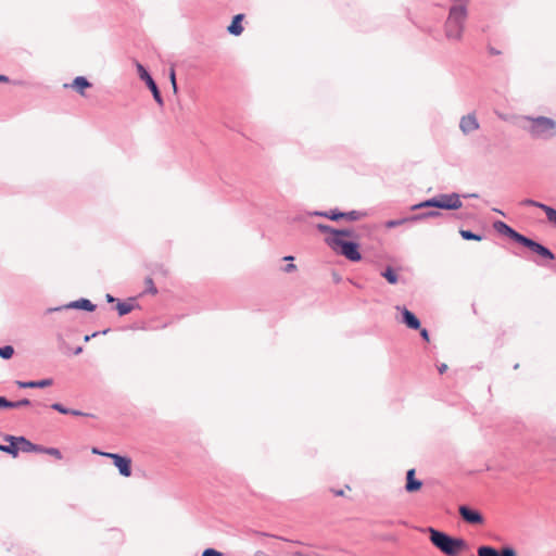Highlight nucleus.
Instances as JSON below:
<instances>
[{
  "mask_svg": "<svg viewBox=\"0 0 556 556\" xmlns=\"http://www.w3.org/2000/svg\"><path fill=\"white\" fill-rule=\"evenodd\" d=\"M440 203L442 210H458L463 206L460 194L456 192L441 193Z\"/></svg>",
  "mask_w": 556,
  "mask_h": 556,
  "instance_id": "9b49d317",
  "label": "nucleus"
},
{
  "mask_svg": "<svg viewBox=\"0 0 556 556\" xmlns=\"http://www.w3.org/2000/svg\"><path fill=\"white\" fill-rule=\"evenodd\" d=\"M420 336H421V338H422L424 340H426V341H429V340H430V339H429V332H428V330H427V329H425V328L420 330Z\"/></svg>",
  "mask_w": 556,
  "mask_h": 556,
  "instance_id": "79ce46f5",
  "label": "nucleus"
},
{
  "mask_svg": "<svg viewBox=\"0 0 556 556\" xmlns=\"http://www.w3.org/2000/svg\"><path fill=\"white\" fill-rule=\"evenodd\" d=\"M439 216H441V213L439 211H429V212H425L421 214L413 215V216H410V219H412V222H418V220H422L426 218H437Z\"/></svg>",
  "mask_w": 556,
  "mask_h": 556,
  "instance_id": "393cba45",
  "label": "nucleus"
},
{
  "mask_svg": "<svg viewBox=\"0 0 556 556\" xmlns=\"http://www.w3.org/2000/svg\"><path fill=\"white\" fill-rule=\"evenodd\" d=\"M16 384L22 389L46 388L52 384V379H42L38 381H16Z\"/></svg>",
  "mask_w": 556,
  "mask_h": 556,
  "instance_id": "412c9836",
  "label": "nucleus"
},
{
  "mask_svg": "<svg viewBox=\"0 0 556 556\" xmlns=\"http://www.w3.org/2000/svg\"><path fill=\"white\" fill-rule=\"evenodd\" d=\"M467 17V9L464 5H453L450 9L445 23V36L450 40H460L464 30V24Z\"/></svg>",
  "mask_w": 556,
  "mask_h": 556,
  "instance_id": "f03ea898",
  "label": "nucleus"
},
{
  "mask_svg": "<svg viewBox=\"0 0 556 556\" xmlns=\"http://www.w3.org/2000/svg\"><path fill=\"white\" fill-rule=\"evenodd\" d=\"M459 235L462 236L463 239L465 240H476V241H480L482 240V236L480 235H477L470 230H464V229H460L459 230Z\"/></svg>",
  "mask_w": 556,
  "mask_h": 556,
  "instance_id": "bb28decb",
  "label": "nucleus"
},
{
  "mask_svg": "<svg viewBox=\"0 0 556 556\" xmlns=\"http://www.w3.org/2000/svg\"><path fill=\"white\" fill-rule=\"evenodd\" d=\"M116 309L118 312V315L124 316L134 309V305L128 302H118L116 305Z\"/></svg>",
  "mask_w": 556,
  "mask_h": 556,
  "instance_id": "a878e982",
  "label": "nucleus"
},
{
  "mask_svg": "<svg viewBox=\"0 0 556 556\" xmlns=\"http://www.w3.org/2000/svg\"><path fill=\"white\" fill-rule=\"evenodd\" d=\"M17 438L18 437L7 435L4 438V440L9 441L10 445H2V444H0V451L9 453V454H11L13 456H16L18 454V451L21 450L20 448V443L17 441Z\"/></svg>",
  "mask_w": 556,
  "mask_h": 556,
  "instance_id": "a211bd4d",
  "label": "nucleus"
},
{
  "mask_svg": "<svg viewBox=\"0 0 556 556\" xmlns=\"http://www.w3.org/2000/svg\"><path fill=\"white\" fill-rule=\"evenodd\" d=\"M463 198H478L477 193H466L462 195Z\"/></svg>",
  "mask_w": 556,
  "mask_h": 556,
  "instance_id": "49530a36",
  "label": "nucleus"
},
{
  "mask_svg": "<svg viewBox=\"0 0 556 556\" xmlns=\"http://www.w3.org/2000/svg\"><path fill=\"white\" fill-rule=\"evenodd\" d=\"M244 18L243 14H237L233 16L230 25L227 27V30L232 36H240L243 33L242 20Z\"/></svg>",
  "mask_w": 556,
  "mask_h": 556,
  "instance_id": "6ab92c4d",
  "label": "nucleus"
},
{
  "mask_svg": "<svg viewBox=\"0 0 556 556\" xmlns=\"http://www.w3.org/2000/svg\"><path fill=\"white\" fill-rule=\"evenodd\" d=\"M556 127V122L545 116H529L520 117V128L525 130L534 140H546L553 136Z\"/></svg>",
  "mask_w": 556,
  "mask_h": 556,
  "instance_id": "f257e3e1",
  "label": "nucleus"
},
{
  "mask_svg": "<svg viewBox=\"0 0 556 556\" xmlns=\"http://www.w3.org/2000/svg\"><path fill=\"white\" fill-rule=\"evenodd\" d=\"M316 228L323 233H330V238L342 239V237L353 238L355 236V232L352 229H334L326 224H317Z\"/></svg>",
  "mask_w": 556,
  "mask_h": 556,
  "instance_id": "4468645a",
  "label": "nucleus"
},
{
  "mask_svg": "<svg viewBox=\"0 0 556 556\" xmlns=\"http://www.w3.org/2000/svg\"><path fill=\"white\" fill-rule=\"evenodd\" d=\"M477 556H517V553L511 546H505L498 552L492 546L481 545L477 549Z\"/></svg>",
  "mask_w": 556,
  "mask_h": 556,
  "instance_id": "1a4fd4ad",
  "label": "nucleus"
},
{
  "mask_svg": "<svg viewBox=\"0 0 556 556\" xmlns=\"http://www.w3.org/2000/svg\"><path fill=\"white\" fill-rule=\"evenodd\" d=\"M458 511L462 518L468 523L481 525L483 522L482 515L478 510L471 509L466 505L459 506Z\"/></svg>",
  "mask_w": 556,
  "mask_h": 556,
  "instance_id": "ddd939ff",
  "label": "nucleus"
},
{
  "mask_svg": "<svg viewBox=\"0 0 556 556\" xmlns=\"http://www.w3.org/2000/svg\"><path fill=\"white\" fill-rule=\"evenodd\" d=\"M92 453H93V454L101 455V453H102V452H100L98 448H92Z\"/></svg>",
  "mask_w": 556,
  "mask_h": 556,
  "instance_id": "3c124183",
  "label": "nucleus"
},
{
  "mask_svg": "<svg viewBox=\"0 0 556 556\" xmlns=\"http://www.w3.org/2000/svg\"><path fill=\"white\" fill-rule=\"evenodd\" d=\"M169 78H170L173 91L176 93L177 92V84H176V76H175L174 68L170 70Z\"/></svg>",
  "mask_w": 556,
  "mask_h": 556,
  "instance_id": "c9c22d12",
  "label": "nucleus"
},
{
  "mask_svg": "<svg viewBox=\"0 0 556 556\" xmlns=\"http://www.w3.org/2000/svg\"><path fill=\"white\" fill-rule=\"evenodd\" d=\"M326 243L337 253L343 255L349 261L358 262L362 255L358 251V244L345 241L341 238H326Z\"/></svg>",
  "mask_w": 556,
  "mask_h": 556,
  "instance_id": "20e7f679",
  "label": "nucleus"
},
{
  "mask_svg": "<svg viewBox=\"0 0 556 556\" xmlns=\"http://www.w3.org/2000/svg\"><path fill=\"white\" fill-rule=\"evenodd\" d=\"M522 205H531V206H536V207H540L542 210H544L546 212V215H547V218L549 222H553V223H556V210L551 207V206H547L543 203H540V202H536L534 200H530V199H526L521 202Z\"/></svg>",
  "mask_w": 556,
  "mask_h": 556,
  "instance_id": "dca6fc26",
  "label": "nucleus"
},
{
  "mask_svg": "<svg viewBox=\"0 0 556 556\" xmlns=\"http://www.w3.org/2000/svg\"><path fill=\"white\" fill-rule=\"evenodd\" d=\"M430 540L434 546H437L440 551L448 556H454L457 554L458 549H460L465 542L462 539H453L445 534L444 532L430 529Z\"/></svg>",
  "mask_w": 556,
  "mask_h": 556,
  "instance_id": "7ed1b4c3",
  "label": "nucleus"
},
{
  "mask_svg": "<svg viewBox=\"0 0 556 556\" xmlns=\"http://www.w3.org/2000/svg\"><path fill=\"white\" fill-rule=\"evenodd\" d=\"M68 414L73 415V416H90L89 414L77 410V409H70Z\"/></svg>",
  "mask_w": 556,
  "mask_h": 556,
  "instance_id": "ea45409f",
  "label": "nucleus"
},
{
  "mask_svg": "<svg viewBox=\"0 0 556 556\" xmlns=\"http://www.w3.org/2000/svg\"><path fill=\"white\" fill-rule=\"evenodd\" d=\"M422 485L420 480L415 478V469H409L406 473L405 490L409 493L418 491Z\"/></svg>",
  "mask_w": 556,
  "mask_h": 556,
  "instance_id": "f3484780",
  "label": "nucleus"
},
{
  "mask_svg": "<svg viewBox=\"0 0 556 556\" xmlns=\"http://www.w3.org/2000/svg\"><path fill=\"white\" fill-rule=\"evenodd\" d=\"M494 227L498 232L508 236L510 239H513L514 241H516L520 244L522 243V241L526 238V236L517 232L516 230H514L511 227H509L507 224H505L503 222L494 223Z\"/></svg>",
  "mask_w": 556,
  "mask_h": 556,
  "instance_id": "2eb2a0df",
  "label": "nucleus"
},
{
  "mask_svg": "<svg viewBox=\"0 0 556 556\" xmlns=\"http://www.w3.org/2000/svg\"><path fill=\"white\" fill-rule=\"evenodd\" d=\"M438 369H439L440 374H443V372L446 371L447 365L446 364H441Z\"/></svg>",
  "mask_w": 556,
  "mask_h": 556,
  "instance_id": "c03bdc74",
  "label": "nucleus"
},
{
  "mask_svg": "<svg viewBox=\"0 0 556 556\" xmlns=\"http://www.w3.org/2000/svg\"><path fill=\"white\" fill-rule=\"evenodd\" d=\"M407 222H412L410 219V216L409 217H404V218H401V219H391V220H388L386 223V227L387 228H394V227H397L400 225H403Z\"/></svg>",
  "mask_w": 556,
  "mask_h": 556,
  "instance_id": "cd10ccee",
  "label": "nucleus"
},
{
  "mask_svg": "<svg viewBox=\"0 0 556 556\" xmlns=\"http://www.w3.org/2000/svg\"><path fill=\"white\" fill-rule=\"evenodd\" d=\"M136 68H137L140 79L143 80L147 84L148 88L151 90L156 103L160 106H163V104H164L163 98H162L160 90H159L154 79L152 78V76L148 73L146 67L139 62L136 63Z\"/></svg>",
  "mask_w": 556,
  "mask_h": 556,
  "instance_id": "423d86ee",
  "label": "nucleus"
},
{
  "mask_svg": "<svg viewBox=\"0 0 556 556\" xmlns=\"http://www.w3.org/2000/svg\"><path fill=\"white\" fill-rule=\"evenodd\" d=\"M80 94H84V89L90 87V83L84 76H77L72 84Z\"/></svg>",
  "mask_w": 556,
  "mask_h": 556,
  "instance_id": "5701e85b",
  "label": "nucleus"
},
{
  "mask_svg": "<svg viewBox=\"0 0 556 556\" xmlns=\"http://www.w3.org/2000/svg\"><path fill=\"white\" fill-rule=\"evenodd\" d=\"M17 441L20 443L21 451H23L25 453H30V452L41 453L43 451V446L34 444L30 441H28L27 439H25L24 437H18Z\"/></svg>",
  "mask_w": 556,
  "mask_h": 556,
  "instance_id": "aec40b11",
  "label": "nucleus"
},
{
  "mask_svg": "<svg viewBox=\"0 0 556 556\" xmlns=\"http://www.w3.org/2000/svg\"><path fill=\"white\" fill-rule=\"evenodd\" d=\"M381 276L387 279V281L391 285H395L399 281V276L394 271L392 267H387L383 271H381Z\"/></svg>",
  "mask_w": 556,
  "mask_h": 556,
  "instance_id": "b1692460",
  "label": "nucleus"
},
{
  "mask_svg": "<svg viewBox=\"0 0 556 556\" xmlns=\"http://www.w3.org/2000/svg\"><path fill=\"white\" fill-rule=\"evenodd\" d=\"M29 404H30V401L27 399H23V400L16 401V402L11 401V408H20L23 406H27Z\"/></svg>",
  "mask_w": 556,
  "mask_h": 556,
  "instance_id": "72a5a7b5",
  "label": "nucleus"
},
{
  "mask_svg": "<svg viewBox=\"0 0 556 556\" xmlns=\"http://www.w3.org/2000/svg\"><path fill=\"white\" fill-rule=\"evenodd\" d=\"M41 453L48 454L50 456H53L56 459H61L62 458V454H61L60 450H58L56 447H43V451Z\"/></svg>",
  "mask_w": 556,
  "mask_h": 556,
  "instance_id": "c756f323",
  "label": "nucleus"
},
{
  "mask_svg": "<svg viewBox=\"0 0 556 556\" xmlns=\"http://www.w3.org/2000/svg\"><path fill=\"white\" fill-rule=\"evenodd\" d=\"M96 336H98V332H93L92 334H87V336H85L84 341L88 342L91 338H94Z\"/></svg>",
  "mask_w": 556,
  "mask_h": 556,
  "instance_id": "a18cd8bd",
  "label": "nucleus"
},
{
  "mask_svg": "<svg viewBox=\"0 0 556 556\" xmlns=\"http://www.w3.org/2000/svg\"><path fill=\"white\" fill-rule=\"evenodd\" d=\"M361 217V213L357 211H351L343 213V218H346L349 220H356Z\"/></svg>",
  "mask_w": 556,
  "mask_h": 556,
  "instance_id": "473e14b6",
  "label": "nucleus"
},
{
  "mask_svg": "<svg viewBox=\"0 0 556 556\" xmlns=\"http://www.w3.org/2000/svg\"><path fill=\"white\" fill-rule=\"evenodd\" d=\"M0 407L11 408V401L7 400L3 396H0Z\"/></svg>",
  "mask_w": 556,
  "mask_h": 556,
  "instance_id": "4c0bfd02",
  "label": "nucleus"
},
{
  "mask_svg": "<svg viewBox=\"0 0 556 556\" xmlns=\"http://www.w3.org/2000/svg\"><path fill=\"white\" fill-rule=\"evenodd\" d=\"M480 128V124L475 113H469L460 117L459 129L467 136Z\"/></svg>",
  "mask_w": 556,
  "mask_h": 556,
  "instance_id": "6e6552de",
  "label": "nucleus"
},
{
  "mask_svg": "<svg viewBox=\"0 0 556 556\" xmlns=\"http://www.w3.org/2000/svg\"><path fill=\"white\" fill-rule=\"evenodd\" d=\"M283 270L286 273H293L294 270H296V266L293 263H290L283 268Z\"/></svg>",
  "mask_w": 556,
  "mask_h": 556,
  "instance_id": "a19ab883",
  "label": "nucleus"
},
{
  "mask_svg": "<svg viewBox=\"0 0 556 556\" xmlns=\"http://www.w3.org/2000/svg\"><path fill=\"white\" fill-rule=\"evenodd\" d=\"M105 300H106L109 303H113V302H115V301H116V299H115L113 295H111L110 293H108V294L105 295Z\"/></svg>",
  "mask_w": 556,
  "mask_h": 556,
  "instance_id": "37998d69",
  "label": "nucleus"
},
{
  "mask_svg": "<svg viewBox=\"0 0 556 556\" xmlns=\"http://www.w3.org/2000/svg\"><path fill=\"white\" fill-rule=\"evenodd\" d=\"M146 286H147V292H149L151 294H156L157 293V289L155 288L152 278L148 277L146 279Z\"/></svg>",
  "mask_w": 556,
  "mask_h": 556,
  "instance_id": "2f4dec72",
  "label": "nucleus"
},
{
  "mask_svg": "<svg viewBox=\"0 0 556 556\" xmlns=\"http://www.w3.org/2000/svg\"><path fill=\"white\" fill-rule=\"evenodd\" d=\"M283 260L285 261H293L294 258H293V256L289 255V256H285Z\"/></svg>",
  "mask_w": 556,
  "mask_h": 556,
  "instance_id": "8fccbe9b",
  "label": "nucleus"
},
{
  "mask_svg": "<svg viewBox=\"0 0 556 556\" xmlns=\"http://www.w3.org/2000/svg\"><path fill=\"white\" fill-rule=\"evenodd\" d=\"M395 309L401 313L403 323L407 328L417 330L420 328V320L417 316L405 306L396 305Z\"/></svg>",
  "mask_w": 556,
  "mask_h": 556,
  "instance_id": "9d476101",
  "label": "nucleus"
},
{
  "mask_svg": "<svg viewBox=\"0 0 556 556\" xmlns=\"http://www.w3.org/2000/svg\"><path fill=\"white\" fill-rule=\"evenodd\" d=\"M521 244L539 256V260H535L538 264H543L544 261H553L555 258L554 253L549 249L530 238L526 237Z\"/></svg>",
  "mask_w": 556,
  "mask_h": 556,
  "instance_id": "39448f33",
  "label": "nucleus"
},
{
  "mask_svg": "<svg viewBox=\"0 0 556 556\" xmlns=\"http://www.w3.org/2000/svg\"><path fill=\"white\" fill-rule=\"evenodd\" d=\"M70 308H77V309H85L88 312H92V311H94L96 305L92 304L91 301H89L88 299H79V300L70 302V303L59 306V307L49 308L48 312H56V311L70 309Z\"/></svg>",
  "mask_w": 556,
  "mask_h": 556,
  "instance_id": "f8f14e48",
  "label": "nucleus"
},
{
  "mask_svg": "<svg viewBox=\"0 0 556 556\" xmlns=\"http://www.w3.org/2000/svg\"><path fill=\"white\" fill-rule=\"evenodd\" d=\"M202 556H222V553L214 548H206Z\"/></svg>",
  "mask_w": 556,
  "mask_h": 556,
  "instance_id": "e433bc0d",
  "label": "nucleus"
},
{
  "mask_svg": "<svg viewBox=\"0 0 556 556\" xmlns=\"http://www.w3.org/2000/svg\"><path fill=\"white\" fill-rule=\"evenodd\" d=\"M494 212H497L500 214H503L501 211H498L497 208H494Z\"/></svg>",
  "mask_w": 556,
  "mask_h": 556,
  "instance_id": "603ef678",
  "label": "nucleus"
},
{
  "mask_svg": "<svg viewBox=\"0 0 556 556\" xmlns=\"http://www.w3.org/2000/svg\"><path fill=\"white\" fill-rule=\"evenodd\" d=\"M307 215L309 216H320V217H326L327 215V212H323V211H313V212H308Z\"/></svg>",
  "mask_w": 556,
  "mask_h": 556,
  "instance_id": "58836bf2",
  "label": "nucleus"
},
{
  "mask_svg": "<svg viewBox=\"0 0 556 556\" xmlns=\"http://www.w3.org/2000/svg\"><path fill=\"white\" fill-rule=\"evenodd\" d=\"M9 81V77L5 75H0V83H7Z\"/></svg>",
  "mask_w": 556,
  "mask_h": 556,
  "instance_id": "de8ad7c7",
  "label": "nucleus"
},
{
  "mask_svg": "<svg viewBox=\"0 0 556 556\" xmlns=\"http://www.w3.org/2000/svg\"><path fill=\"white\" fill-rule=\"evenodd\" d=\"M326 218H329L331 220H338L340 218H343V212H339L337 210H332L327 212Z\"/></svg>",
  "mask_w": 556,
  "mask_h": 556,
  "instance_id": "7c9ffc66",
  "label": "nucleus"
},
{
  "mask_svg": "<svg viewBox=\"0 0 556 556\" xmlns=\"http://www.w3.org/2000/svg\"><path fill=\"white\" fill-rule=\"evenodd\" d=\"M51 408L61 413V414H68L70 413V408H66L64 407L62 404L60 403H54L51 405Z\"/></svg>",
  "mask_w": 556,
  "mask_h": 556,
  "instance_id": "f704fd0d",
  "label": "nucleus"
},
{
  "mask_svg": "<svg viewBox=\"0 0 556 556\" xmlns=\"http://www.w3.org/2000/svg\"><path fill=\"white\" fill-rule=\"evenodd\" d=\"M424 207H437V208H441V203H440V194L434 197V198H431V199H428L424 202H420L418 204H415L413 205L410 208L413 211L415 210H419V208H424Z\"/></svg>",
  "mask_w": 556,
  "mask_h": 556,
  "instance_id": "4be33fe9",
  "label": "nucleus"
},
{
  "mask_svg": "<svg viewBox=\"0 0 556 556\" xmlns=\"http://www.w3.org/2000/svg\"><path fill=\"white\" fill-rule=\"evenodd\" d=\"M14 354V349L11 345H4L0 348V357L9 359Z\"/></svg>",
  "mask_w": 556,
  "mask_h": 556,
  "instance_id": "c85d7f7f",
  "label": "nucleus"
},
{
  "mask_svg": "<svg viewBox=\"0 0 556 556\" xmlns=\"http://www.w3.org/2000/svg\"><path fill=\"white\" fill-rule=\"evenodd\" d=\"M101 456L111 458L122 476H131V459L129 457L116 453H101Z\"/></svg>",
  "mask_w": 556,
  "mask_h": 556,
  "instance_id": "0eeeda50",
  "label": "nucleus"
},
{
  "mask_svg": "<svg viewBox=\"0 0 556 556\" xmlns=\"http://www.w3.org/2000/svg\"><path fill=\"white\" fill-rule=\"evenodd\" d=\"M81 352H83V348H81V346H78V348H76V349L74 350V354H75V355H78V354H80Z\"/></svg>",
  "mask_w": 556,
  "mask_h": 556,
  "instance_id": "09e8293b",
  "label": "nucleus"
}]
</instances>
